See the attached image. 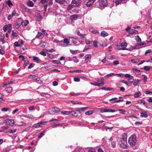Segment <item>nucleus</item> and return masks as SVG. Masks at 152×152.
<instances>
[{
	"label": "nucleus",
	"mask_w": 152,
	"mask_h": 152,
	"mask_svg": "<svg viewBox=\"0 0 152 152\" xmlns=\"http://www.w3.org/2000/svg\"><path fill=\"white\" fill-rule=\"evenodd\" d=\"M118 144L120 148L126 149L127 148L126 139L125 138H118L117 140Z\"/></svg>",
	"instance_id": "nucleus-1"
},
{
	"label": "nucleus",
	"mask_w": 152,
	"mask_h": 152,
	"mask_svg": "<svg viewBox=\"0 0 152 152\" xmlns=\"http://www.w3.org/2000/svg\"><path fill=\"white\" fill-rule=\"evenodd\" d=\"M137 140L135 134L132 135L129 138L128 140V143L132 146H133L135 145Z\"/></svg>",
	"instance_id": "nucleus-2"
},
{
	"label": "nucleus",
	"mask_w": 152,
	"mask_h": 152,
	"mask_svg": "<svg viewBox=\"0 0 152 152\" xmlns=\"http://www.w3.org/2000/svg\"><path fill=\"white\" fill-rule=\"evenodd\" d=\"M60 109L57 108H52L48 110V113L50 114H54L58 113L60 111Z\"/></svg>",
	"instance_id": "nucleus-3"
},
{
	"label": "nucleus",
	"mask_w": 152,
	"mask_h": 152,
	"mask_svg": "<svg viewBox=\"0 0 152 152\" xmlns=\"http://www.w3.org/2000/svg\"><path fill=\"white\" fill-rule=\"evenodd\" d=\"M22 22V19L19 18L18 19L15 24V27L16 28L18 29L21 25Z\"/></svg>",
	"instance_id": "nucleus-4"
},
{
	"label": "nucleus",
	"mask_w": 152,
	"mask_h": 152,
	"mask_svg": "<svg viewBox=\"0 0 152 152\" xmlns=\"http://www.w3.org/2000/svg\"><path fill=\"white\" fill-rule=\"evenodd\" d=\"M99 5L102 7L106 6L108 4L107 0H99Z\"/></svg>",
	"instance_id": "nucleus-5"
},
{
	"label": "nucleus",
	"mask_w": 152,
	"mask_h": 152,
	"mask_svg": "<svg viewBox=\"0 0 152 152\" xmlns=\"http://www.w3.org/2000/svg\"><path fill=\"white\" fill-rule=\"evenodd\" d=\"M71 113L72 115L75 117L79 116L81 115L80 112L79 110H77L72 111Z\"/></svg>",
	"instance_id": "nucleus-6"
},
{
	"label": "nucleus",
	"mask_w": 152,
	"mask_h": 152,
	"mask_svg": "<svg viewBox=\"0 0 152 152\" xmlns=\"http://www.w3.org/2000/svg\"><path fill=\"white\" fill-rule=\"evenodd\" d=\"M81 2V0H72V4L74 6H77L80 4Z\"/></svg>",
	"instance_id": "nucleus-7"
},
{
	"label": "nucleus",
	"mask_w": 152,
	"mask_h": 152,
	"mask_svg": "<svg viewBox=\"0 0 152 152\" xmlns=\"http://www.w3.org/2000/svg\"><path fill=\"white\" fill-rule=\"evenodd\" d=\"M45 122L43 121H41V122L36 124L32 126V127L34 128H38L39 127H42V125L44 124V123Z\"/></svg>",
	"instance_id": "nucleus-8"
},
{
	"label": "nucleus",
	"mask_w": 152,
	"mask_h": 152,
	"mask_svg": "<svg viewBox=\"0 0 152 152\" xmlns=\"http://www.w3.org/2000/svg\"><path fill=\"white\" fill-rule=\"evenodd\" d=\"M55 1L64 6L66 5L67 3L66 0H55Z\"/></svg>",
	"instance_id": "nucleus-9"
},
{
	"label": "nucleus",
	"mask_w": 152,
	"mask_h": 152,
	"mask_svg": "<svg viewBox=\"0 0 152 152\" xmlns=\"http://www.w3.org/2000/svg\"><path fill=\"white\" fill-rule=\"evenodd\" d=\"M104 78L103 77H101L96 82L97 84H99V86L104 85Z\"/></svg>",
	"instance_id": "nucleus-10"
},
{
	"label": "nucleus",
	"mask_w": 152,
	"mask_h": 152,
	"mask_svg": "<svg viewBox=\"0 0 152 152\" xmlns=\"http://www.w3.org/2000/svg\"><path fill=\"white\" fill-rule=\"evenodd\" d=\"M96 0H89L86 2V5L88 7H90L92 6Z\"/></svg>",
	"instance_id": "nucleus-11"
},
{
	"label": "nucleus",
	"mask_w": 152,
	"mask_h": 152,
	"mask_svg": "<svg viewBox=\"0 0 152 152\" xmlns=\"http://www.w3.org/2000/svg\"><path fill=\"white\" fill-rule=\"evenodd\" d=\"M5 122L7 124L10 125L12 123L13 124H14V122L12 119H6L5 121Z\"/></svg>",
	"instance_id": "nucleus-12"
},
{
	"label": "nucleus",
	"mask_w": 152,
	"mask_h": 152,
	"mask_svg": "<svg viewBox=\"0 0 152 152\" xmlns=\"http://www.w3.org/2000/svg\"><path fill=\"white\" fill-rule=\"evenodd\" d=\"M63 44L62 45L63 47H66L68 45L69 43V40L67 38H65L63 40Z\"/></svg>",
	"instance_id": "nucleus-13"
},
{
	"label": "nucleus",
	"mask_w": 152,
	"mask_h": 152,
	"mask_svg": "<svg viewBox=\"0 0 152 152\" xmlns=\"http://www.w3.org/2000/svg\"><path fill=\"white\" fill-rule=\"evenodd\" d=\"M121 46L122 47V50H128V49L126 48V47L127 46V44L126 42H122L121 43Z\"/></svg>",
	"instance_id": "nucleus-14"
},
{
	"label": "nucleus",
	"mask_w": 152,
	"mask_h": 152,
	"mask_svg": "<svg viewBox=\"0 0 152 152\" xmlns=\"http://www.w3.org/2000/svg\"><path fill=\"white\" fill-rule=\"evenodd\" d=\"M78 17V15H74L70 16V19L72 21L75 20L77 19Z\"/></svg>",
	"instance_id": "nucleus-15"
},
{
	"label": "nucleus",
	"mask_w": 152,
	"mask_h": 152,
	"mask_svg": "<svg viewBox=\"0 0 152 152\" xmlns=\"http://www.w3.org/2000/svg\"><path fill=\"white\" fill-rule=\"evenodd\" d=\"M27 5L29 7H33L34 5V3L30 0H28L26 2Z\"/></svg>",
	"instance_id": "nucleus-16"
},
{
	"label": "nucleus",
	"mask_w": 152,
	"mask_h": 152,
	"mask_svg": "<svg viewBox=\"0 0 152 152\" xmlns=\"http://www.w3.org/2000/svg\"><path fill=\"white\" fill-rule=\"evenodd\" d=\"M43 37V35L41 32H38L37 33V35L36 36V38H39L40 39H42Z\"/></svg>",
	"instance_id": "nucleus-17"
},
{
	"label": "nucleus",
	"mask_w": 152,
	"mask_h": 152,
	"mask_svg": "<svg viewBox=\"0 0 152 152\" xmlns=\"http://www.w3.org/2000/svg\"><path fill=\"white\" fill-rule=\"evenodd\" d=\"M29 23L28 20H25L24 21H23L22 20V22L21 25L22 26H25L27 25Z\"/></svg>",
	"instance_id": "nucleus-18"
},
{
	"label": "nucleus",
	"mask_w": 152,
	"mask_h": 152,
	"mask_svg": "<svg viewBox=\"0 0 152 152\" xmlns=\"http://www.w3.org/2000/svg\"><path fill=\"white\" fill-rule=\"evenodd\" d=\"M33 59L37 63H40L41 62V61L39 58L37 57H34L33 58Z\"/></svg>",
	"instance_id": "nucleus-19"
},
{
	"label": "nucleus",
	"mask_w": 152,
	"mask_h": 152,
	"mask_svg": "<svg viewBox=\"0 0 152 152\" xmlns=\"http://www.w3.org/2000/svg\"><path fill=\"white\" fill-rule=\"evenodd\" d=\"M24 117L28 118L31 120H33L34 118L33 116L31 114H28L27 115H25L23 116Z\"/></svg>",
	"instance_id": "nucleus-20"
},
{
	"label": "nucleus",
	"mask_w": 152,
	"mask_h": 152,
	"mask_svg": "<svg viewBox=\"0 0 152 152\" xmlns=\"http://www.w3.org/2000/svg\"><path fill=\"white\" fill-rule=\"evenodd\" d=\"M40 95L42 96H45L46 97L49 98L50 96V95L48 93H40Z\"/></svg>",
	"instance_id": "nucleus-21"
},
{
	"label": "nucleus",
	"mask_w": 152,
	"mask_h": 152,
	"mask_svg": "<svg viewBox=\"0 0 152 152\" xmlns=\"http://www.w3.org/2000/svg\"><path fill=\"white\" fill-rule=\"evenodd\" d=\"M77 35L82 38H84L85 37L86 35V34H80L79 30L77 31Z\"/></svg>",
	"instance_id": "nucleus-22"
},
{
	"label": "nucleus",
	"mask_w": 152,
	"mask_h": 152,
	"mask_svg": "<svg viewBox=\"0 0 152 152\" xmlns=\"http://www.w3.org/2000/svg\"><path fill=\"white\" fill-rule=\"evenodd\" d=\"M71 111H62L61 112V113L63 115H68L70 113H71Z\"/></svg>",
	"instance_id": "nucleus-23"
},
{
	"label": "nucleus",
	"mask_w": 152,
	"mask_h": 152,
	"mask_svg": "<svg viewBox=\"0 0 152 152\" xmlns=\"http://www.w3.org/2000/svg\"><path fill=\"white\" fill-rule=\"evenodd\" d=\"M71 60H69V61H73L77 63L79 61V60L76 56H74L72 58Z\"/></svg>",
	"instance_id": "nucleus-24"
},
{
	"label": "nucleus",
	"mask_w": 152,
	"mask_h": 152,
	"mask_svg": "<svg viewBox=\"0 0 152 152\" xmlns=\"http://www.w3.org/2000/svg\"><path fill=\"white\" fill-rule=\"evenodd\" d=\"M16 129H10L9 130L7 131L6 133H15L16 131Z\"/></svg>",
	"instance_id": "nucleus-25"
},
{
	"label": "nucleus",
	"mask_w": 152,
	"mask_h": 152,
	"mask_svg": "<svg viewBox=\"0 0 152 152\" xmlns=\"http://www.w3.org/2000/svg\"><path fill=\"white\" fill-rule=\"evenodd\" d=\"M101 35L103 37H105L107 36L108 34L106 32L104 31H102L101 33Z\"/></svg>",
	"instance_id": "nucleus-26"
},
{
	"label": "nucleus",
	"mask_w": 152,
	"mask_h": 152,
	"mask_svg": "<svg viewBox=\"0 0 152 152\" xmlns=\"http://www.w3.org/2000/svg\"><path fill=\"white\" fill-rule=\"evenodd\" d=\"M46 45V43L45 42H42L40 43L39 45L42 48H44Z\"/></svg>",
	"instance_id": "nucleus-27"
},
{
	"label": "nucleus",
	"mask_w": 152,
	"mask_h": 152,
	"mask_svg": "<svg viewBox=\"0 0 152 152\" xmlns=\"http://www.w3.org/2000/svg\"><path fill=\"white\" fill-rule=\"evenodd\" d=\"M85 60L86 61H88L91 58V55L90 54H88L86 55L85 57Z\"/></svg>",
	"instance_id": "nucleus-28"
},
{
	"label": "nucleus",
	"mask_w": 152,
	"mask_h": 152,
	"mask_svg": "<svg viewBox=\"0 0 152 152\" xmlns=\"http://www.w3.org/2000/svg\"><path fill=\"white\" fill-rule=\"evenodd\" d=\"M88 152H96V151L94 148H90L88 149Z\"/></svg>",
	"instance_id": "nucleus-29"
},
{
	"label": "nucleus",
	"mask_w": 152,
	"mask_h": 152,
	"mask_svg": "<svg viewBox=\"0 0 152 152\" xmlns=\"http://www.w3.org/2000/svg\"><path fill=\"white\" fill-rule=\"evenodd\" d=\"M5 90L8 93H10L12 91V88L11 87H9L5 88Z\"/></svg>",
	"instance_id": "nucleus-30"
},
{
	"label": "nucleus",
	"mask_w": 152,
	"mask_h": 152,
	"mask_svg": "<svg viewBox=\"0 0 152 152\" xmlns=\"http://www.w3.org/2000/svg\"><path fill=\"white\" fill-rule=\"evenodd\" d=\"M93 113V111L92 110L88 111L85 112V114L87 115H90L92 114Z\"/></svg>",
	"instance_id": "nucleus-31"
},
{
	"label": "nucleus",
	"mask_w": 152,
	"mask_h": 152,
	"mask_svg": "<svg viewBox=\"0 0 152 152\" xmlns=\"http://www.w3.org/2000/svg\"><path fill=\"white\" fill-rule=\"evenodd\" d=\"M141 95V93L140 92H136L134 94V97L135 98H137L140 96Z\"/></svg>",
	"instance_id": "nucleus-32"
},
{
	"label": "nucleus",
	"mask_w": 152,
	"mask_h": 152,
	"mask_svg": "<svg viewBox=\"0 0 152 152\" xmlns=\"http://www.w3.org/2000/svg\"><path fill=\"white\" fill-rule=\"evenodd\" d=\"M118 98L116 97L113 98H112L111 99L109 100L110 101H111V102L115 103L116 102V101L117 100Z\"/></svg>",
	"instance_id": "nucleus-33"
},
{
	"label": "nucleus",
	"mask_w": 152,
	"mask_h": 152,
	"mask_svg": "<svg viewBox=\"0 0 152 152\" xmlns=\"http://www.w3.org/2000/svg\"><path fill=\"white\" fill-rule=\"evenodd\" d=\"M130 61L133 63L137 64L140 61V60L138 59H132Z\"/></svg>",
	"instance_id": "nucleus-34"
},
{
	"label": "nucleus",
	"mask_w": 152,
	"mask_h": 152,
	"mask_svg": "<svg viewBox=\"0 0 152 152\" xmlns=\"http://www.w3.org/2000/svg\"><path fill=\"white\" fill-rule=\"evenodd\" d=\"M141 116L142 117L146 118L148 117V114L145 113H141Z\"/></svg>",
	"instance_id": "nucleus-35"
},
{
	"label": "nucleus",
	"mask_w": 152,
	"mask_h": 152,
	"mask_svg": "<svg viewBox=\"0 0 152 152\" xmlns=\"http://www.w3.org/2000/svg\"><path fill=\"white\" fill-rule=\"evenodd\" d=\"M3 96L2 94L0 93V102H1L3 103L4 100L3 99Z\"/></svg>",
	"instance_id": "nucleus-36"
},
{
	"label": "nucleus",
	"mask_w": 152,
	"mask_h": 152,
	"mask_svg": "<svg viewBox=\"0 0 152 152\" xmlns=\"http://www.w3.org/2000/svg\"><path fill=\"white\" fill-rule=\"evenodd\" d=\"M52 128L56 127L59 126V124H56L55 123H53L51 124Z\"/></svg>",
	"instance_id": "nucleus-37"
},
{
	"label": "nucleus",
	"mask_w": 152,
	"mask_h": 152,
	"mask_svg": "<svg viewBox=\"0 0 152 152\" xmlns=\"http://www.w3.org/2000/svg\"><path fill=\"white\" fill-rule=\"evenodd\" d=\"M142 78H143V81L144 82H146L147 81V77L146 75H143L141 76Z\"/></svg>",
	"instance_id": "nucleus-38"
},
{
	"label": "nucleus",
	"mask_w": 152,
	"mask_h": 152,
	"mask_svg": "<svg viewBox=\"0 0 152 152\" xmlns=\"http://www.w3.org/2000/svg\"><path fill=\"white\" fill-rule=\"evenodd\" d=\"M7 4L10 7H11L13 5V4L10 0L7 1Z\"/></svg>",
	"instance_id": "nucleus-39"
},
{
	"label": "nucleus",
	"mask_w": 152,
	"mask_h": 152,
	"mask_svg": "<svg viewBox=\"0 0 152 152\" xmlns=\"http://www.w3.org/2000/svg\"><path fill=\"white\" fill-rule=\"evenodd\" d=\"M151 67L150 66H145L143 67V69L145 70L148 71L150 69Z\"/></svg>",
	"instance_id": "nucleus-40"
},
{
	"label": "nucleus",
	"mask_w": 152,
	"mask_h": 152,
	"mask_svg": "<svg viewBox=\"0 0 152 152\" xmlns=\"http://www.w3.org/2000/svg\"><path fill=\"white\" fill-rule=\"evenodd\" d=\"M111 144L113 148H115L116 146V142L114 141H112L111 142Z\"/></svg>",
	"instance_id": "nucleus-41"
},
{
	"label": "nucleus",
	"mask_w": 152,
	"mask_h": 152,
	"mask_svg": "<svg viewBox=\"0 0 152 152\" xmlns=\"http://www.w3.org/2000/svg\"><path fill=\"white\" fill-rule=\"evenodd\" d=\"M53 4L52 0H47V4L46 5H51Z\"/></svg>",
	"instance_id": "nucleus-42"
},
{
	"label": "nucleus",
	"mask_w": 152,
	"mask_h": 152,
	"mask_svg": "<svg viewBox=\"0 0 152 152\" xmlns=\"http://www.w3.org/2000/svg\"><path fill=\"white\" fill-rule=\"evenodd\" d=\"M114 75H115V74L114 73H110V74H107V75H106L105 76L106 77L108 78L109 77H111Z\"/></svg>",
	"instance_id": "nucleus-43"
},
{
	"label": "nucleus",
	"mask_w": 152,
	"mask_h": 152,
	"mask_svg": "<svg viewBox=\"0 0 152 152\" xmlns=\"http://www.w3.org/2000/svg\"><path fill=\"white\" fill-rule=\"evenodd\" d=\"M28 110L29 111L34 110H35L34 106H29L28 107Z\"/></svg>",
	"instance_id": "nucleus-44"
},
{
	"label": "nucleus",
	"mask_w": 152,
	"mask_h": 152,
	"mask_svg": "<svg viewBox=\"0 0 152 152\" xmlns=\"http://www.w3.org/2000/svg\"><path fill=\"white\" fill-rule=\"evenodd\" d=\"M11 31V30L10 29V28H9V30L6 33V36L7 37H8L9 36V34H10Z\"/></svg>",
	"instance_id": "nucleus-45"
},
{
	"label": "nucleus",
	"mask_w": 152,
	"mask_h": 152,
	"mask_svg": "<svg viewBox=\"0 0 152 152\" xmlns=\"http://www.w3.org/2000/svg\"><path fill=\"white\" fill-rule=\"evenodd\" d=\"M87 109H88L87 107H81V108L78 109V110H79L80 111H85Z\"/></svg>",
	"instance_id": "nucleus-46"
},
{
	"label": "nucleus",
	"mask_w": 152,
	"mask_h": 152,
	"mask_svg": "<svg viewBox=\"0 0 152 152\" xmlns=\"http://www.w3.org/2000/svg\"><path fill=\"white\" fill-rule=\"evenodd\" d=\"M12 35L14 36L15 37H17L18 34L16 32H15L13 30L12 31Z\"/></svg>",
	"instance_id": "nucleus-47"
},
{
	"label": "nucleus",
	"mask_w": 152,
	"mask_h": 152,
	"mask_svg": "<svg viewBox=\"0 0 152 152\" xmlns=\"http://www.w3.org/2000/svg\"><path fill=\"white\" fill-rule=\"evenodd\" d=\"M35 80H36L37 82L38 83L41 84L42 83V81L39 78H36Z\"/></svg>",
	"instance_id": "nucleus-48"
},
{
	"label": "nucleus",
	"mask_w": 152,
	"mask_h": 152,
	"mask_svg": "<svg viewBox=\"0 0 152 152\" xmlns=\"http://www.w3.org/2000/svg\"><path fill=\"white\" fill-rule=\"evenodd\" d=\"M52 62L53 63H54L56 64H60V62H59L58 60H53Z\"/></svg>",
	"instance_id": "nucleus-49"
},
{
	"label": "nucleus",
	"mask_w": 152,
	"mask_h": 152,
	"mask_svg": "<svg viewBox=\"0 0 152 152\" xmlns=\"http://www.w3.org/2000/svg\"><path fill=\"white\" fill-rule=\"evenodd\" d=\"M77 50H70V52L72 54H75L77 53Z\"/></svg>",
	"instance_id": "nucleus-50"
},
{
	"label": "nucleus",
	"mask_w": 152,
	"mask_h": 152,
	"mask_svg": "<svg viewBox=\"0 0 152 152\" xmlns=\"http://www.w3.org/2000/svg\"><path fill=\"white\" fill-rule=\"evenodd\" d=\"M93 45L94 47H97V42L96 41L94 40L93 42Z\"/></svg>",
	"instance_id": "nucleus-51"
},
{
	"label": "nucleus",
	"mask_w": 152,
	"mask_h": 152,
	"mask_svg": "<svg viewBox=\"0 0 152 152\" xmlns=\"http://www.w3.org/2000/svg\"><path fill=\"white\" fill-rule=\"evenodd\" d=\"M90 31L92 33L95 34H96L97 33H99V32L96 30H93L92 31Z\"/></svg>",
	"instance_id": "nucleus-52"
},
{
	"label": "nucleus",
	"mask_w": 152,
	"mask_h": 152,
	"mask_svg": "<svg viewBox=\"0 0 152 152\" xmlns=\"http://www.w3.org/2000/svg\"><path fill=\"white\" fill-rule=\"evenodd\" d=\"M8 28V25H5L3 27V30L4 32H6Z\"/></svg>",
	"instance_id": "nucleus-53"
},
{
	"label": "nucleus",
	"mask_w": 152,
	"mask_h": 152,
	"mask_svg": "<svg viewBox=\"0 0 152 152\" xmlns=\"http://www.w3.org/2000/svg\"><path fill=\"white\" fill-rule=\"evenodd\" d=\"M9 109L7 107H4L1 109V111L4 112H6L9 110Z\"/></svg>",
	"instance_id": "nucleus-54"
},
{
	"label": "nucleus",
	"mask_w": 152,
	"mask_h": 152,
	"mask_svg": "<svg viewBox=\"0 0 152 152\" xmlns=\"http://www.w3.org/2000/svg\"><path fill=\"white\" fill-rule=\"evenodd\" d=\"M118 111L121 112L120 113L122 114H124L126 112V111L124 109L118 110Z\"/></svg>",
	"instance_id": "nucleus-55"
},
{
	"label": "nucleus",
	"mask_w": 152,
	"mask_h": 152,
	"mask_svg": "<svg viewBox=\"0 0 152 152\" xmlns=\"http://www.w3.org/2000/svg\"><path fill=\"white\" fill-rule=\"evenodd\" d=\"M40 54L44 56H46V54L45 52L44 51H41L40 52Z\"/></svg>",
	"instance_id": "nucleus-56"
},
{
	"label": "nucleus",
	"mask_w": 152,
	"mask_h": 152,
	"mask_svg": "<svg viewBox=\"0 0 152 152\" xmlns=\"http://www.w3.org/2000/svg\"><path fill=\"white\" fill-rule=\"evenodd\" d=\"M121 82L123 83H125V84H126V85L128 86H129V84L125 80H122L121 81Z\"/></svg>",
	"instance_id": "nucleus-57"
},
{
	"label": "nucleus",
	"mask_w": 152,
	"mask_h": 152,
	"mask_svg": "<svg viewBox=\"0 0 152 152\" xmlns=\"http://www.w3.org/2000/svg\"><path fill=\"white\" fill-rule=\"evenodd\" d=\"M115 112V110H114L108 109H107V112L113 113Z\"/></svg>",
	"instance_id": "nucleus-58"
},
{
	"label": "nucleus",
	"mask_w": 152,
	"mask_h": 152,
	"mask_svg": "<svg viewBox=\"0 0 152 152\" xmlns=\"http://www.w3.org/2000/svg\"><path fill=\"white\" fill-rule=\"evenodd\" d=\"M116 4H118L121 2L123 0H114Z\"/></svg>",
	"instance_id": "nucleus-59"
},
{
	"label": "nucleus",
	"mask_w": 152,
	"mask_h": 152,
	"mask_svg": "<svg viewBox=\"0 0 152 152\" xmlns=\"http://www.w3.org/2000/svg\"><path fill=\"white\" fill-rule=\"evenodd\" d=\"M44 134H44V133L41 132L39 134V135L38 136V138H41L44 135Z\"/></svg>",
	"instance_id": "nucleus-60"
},
{
	"label": "nucleus",
	"mask_w": 152,
	"mask_h": 152,
	"mask_svg": "<svg viewBox=\"0 0 152 152\" xmlns=\"http://www.w3.org/2000/svg\"><path fill=\"white\" fill-rule=\"evenodd\" d=\"M74 80L75 82H79L80 80L78 77H75L74 78Z\"/></svg>",
	"instance_id": "nucleus-61"
},
{
	"label": "nucleus",
	"mask_w": 152,
	"mask_h": 152,
	"mask_svg": "<svg viewBox=\"0 0 152 152\" xmlns=\"http://www.w3.org/2000/svg\"><path fill=\"white\" fill-rule=\"evenodd\" d=\"M14 45L16 47H18L21 46V45L18 44V42H15L14 43Z\"/></svg>",
	"instance_id": "nucleus-62"
},
{
	"label": "nucleus",
	"mask_w": 152,
	"mask_h": 152,
	"mask_svg": "<svg viewBox=\"0 0 152 152\" xmlns=\"http://www.w3.org/2000/svg\"><path fill=\"white\" fill-rule=\"evenodd\" d=\"M107 109H101V113H106L107 112Z\"/></svg>",
	"instance_id": "nucleus-63"
},
{
	"label": "nucleus",
	"mask_w": 152,
	"mask_h": 152,
	"mask_svg": "<svg viewBox=\"0 0 152 152\" xmlns=\"http://www.w3.org/2000/svg\"><path fill=\"white\" fill-rule=\"evenodd\" d=\"M13 16L11 14L9 15L7 17V19L9 20H10L12 18Z\"/></svg>",
	"instance_id": "nucleus-64"
}]
</instances>
